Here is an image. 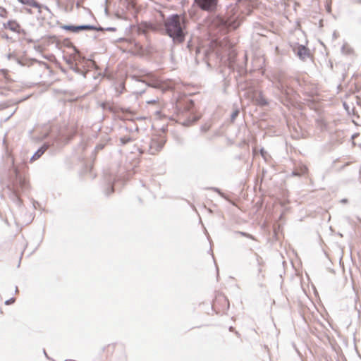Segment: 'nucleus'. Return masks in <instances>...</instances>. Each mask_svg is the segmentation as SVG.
Wrapping results in <instances>:
<instances>
[{"mask_svg": "<svg viewBox=\"0 0 361 361\" xmlns=\"http://www.w3.org/2000/svg\"><path fill=\"white\" fill-rule=\"evenodd\" d=\"M241 21L242 19H238V17L235 19H233L231 17H229L225 20V25L228 27L235 29L240 25Z\"/></svg>", "mask_w": 361, "mask_h": 361, "instance_id": "nucleus-6", "label": "nucleus"}, {"mask_svg": "<svg viewBox=\"0 0 361 361\" xmlns=\"http://www.w3.org/2000/svg\"><path fill=\"white\" fill-rule=\"evenodd\" d=\"M165 27L169 35L174 40L182 42L184 40V34L180 22V17L174 15L170 17L165 23Z\"/></svg>", "mask_w": 361, "mask_h": 361, "instance_id": "nucleus-1", "label": "nucleus"}, {"mask_svg": "<svg viewBox=\"0 0 361 361\" xmlns=\"http://www.w3.org/2000/svg\"><path fill=\"white\" fill-rule=\"evenodd\" d=\"M47 147H45V146H43L41 148H39L35 153V154L32 157L31 161H35V160L38 159L44 153V152L47 150Z\"/></svg>", "mask_w": 361, "mask_h": 361, "instance_id": "nucleus-9", "label": "nucleus"}, {"mask_svg": "<svg viewBox=\"0 0 361 361\" xmlns=\"http://www.w3.org/2000/svg\"><path fill=\"white\" fill-rule=\"evenodd\" d=\"M297 55L302 59L309 56V50L304 46H300L296 49Z\"/></svg>", "mask_w": 361, "mask_h": 361, "instance_id": "nucleus-8", "label": "nucleus"}, {"mask_svg": "<svg viewBox=\"0 0 361 361\" xmlns=\"http://www.w3.org/2000/svg\"><path fill=\"white\" fill-rule=\"evenodd\" d=\"M29 4L33 7H38V4L37 3H36L35 1H32L30 3H29Z\"/></svg>", "mask_w": 361, "mask_h": 361, "instance_id": "nucleus-11", "label": "nucleus"}, {"mask_svg": "<svg viewBox=\"0 0 361 361\" xmlns=\"http://www.w3.org/2000/svg\"><path fill=\"white\" fill-rule=\"evenodd\" d=\"M213 307L218 312L227 310L229 307L228 299L222 295H217L213 302Z\"/></svg>", "mask_w": 361, "mask_h": 361, "instance_id": "nucleus-2", "label": "nucleus"}, {"mask_svg": "<svg viewBox=\"0 0 361 361\" xmlns=\"http://www.w3.org/2000/svg\"><path fill=\"white\" fill-rule=\"evenodd\" d=\"M2 73H3V75H6V71H2Z\"/></svg>", "mask_w": 361, "mask_h": 361, "instance_id": "nucleus-14", "label": "nucleus"}, {"mask_svg": "<svg viewBox=\"0 0 361 361\" xmlns=\"http://www.w3.org/2000/svg\"><path fill=\"white\" fill-rule=\"evenodd\" d=\"M197 4L205 11H213L216 8L217 0H195Z\"/></svg>", "mask_w": 361, "mask_h": 361, "instance_id": "nucleus-3", "label": "nucleus"}, {"mask_svg": "<svg viewBox=\"0 0 361 361\" xmlns=\"http://www.w3.org/2000/svg\"><path fill=\"white\" fill-rule=\"evenodd\" d=\"M61 27L65 30L71 31L73 32H78L80 30H90L93 29V27L90 26V25H80V26L63 25Z\"/></svg>", "mask_w": 361, "mask_h": 361, "instance_id": "nucleus-5", "label": "nucleus"}, {"mask_svg": "<svg viewBox=\"0 0 361 361\" xmlns=\"http://www.w3.org/2000/svg\"><path fill=\"white\" fill-rule=\"evenodd\" d=\"M257 259L259 265L260 266L259 271V272H262V267H264V262L263 261L262 258L258 255L257 256Z\"/></svg>", "mask_w": 361, "mask_h": 361, "instance_id": "nucleus-10", "label": "nucleus"}, {"mask_svg": "<svg viewBox=\"0 0 361 361\" xmlns=\"http://www.w3.org/2000/svg\"><path fill=\"white\" fill-rule=\"evenodd\" d=\"M21 2H22L23 4H27L26 2H25V1H23V0L21 1Z\"/></svg>", "mask_w": 361, "mask_h": 361, "instance_id": "nucleus-15", "label": "nucleus"}, {"mask_svg": "<svg viewBox=\"0 0 361 361\" xmlns=\"http://www.w3.org/2000/svg\"><path fill=\"white\" fill-rule=\"evenodd\" d=\"M243 235L246 236V237H248V238H251V235H249V234H246V233H242Z\"/></svg>", "mask_w": 361, "mask_h": 361, "instance_id": "nucleus-13", "label": "nucleus"}, {"mask_svg": "<svg viewBox=\"0 0 361 361\" xmlns=\"http://www.w3.org/2000/svg\"><path fill=\"white\" fill-rule=\"evenodd\" d=\"M4 27L19 34L23 32L20 24L16 20L8 21L6 24H4Z\"/></svg>", "mask_w": 361, "mask_h": 361, "instance_id": "nucleus-4", "label": "nucleus"}, {"mask_svg": "<svg viewBox=\"0 0 361 361\" xmlns=\"http://www.w3.org/2000/svg\"><path fill=\"white\" fill-rule=\"evenodd\" d=\"M147 104L154 105L157 108L156 114H159L162 109L164 108V104L162 101L159 99L154 100H150L147 102Z\"/></svg>", "mask_w": 361, "mask_h": 361, "instance_id": "nucleus-7", "label": "nucleus"}, {"mask_svg": "<svg viewBox=\"0 0 361 361\" xmlns=\"http://www.w3.org/2000/svg\"><path fill=\"white\" fill-rule=\"evenodd\" d=\"M106 350H107V351H110V350L114 351V345H109V346H107Z\"/></svg>", "mask_w": 361, "mask_h": 361, "instance_id": "nucleus-12", "label": "nucleus"}]
</instances>
